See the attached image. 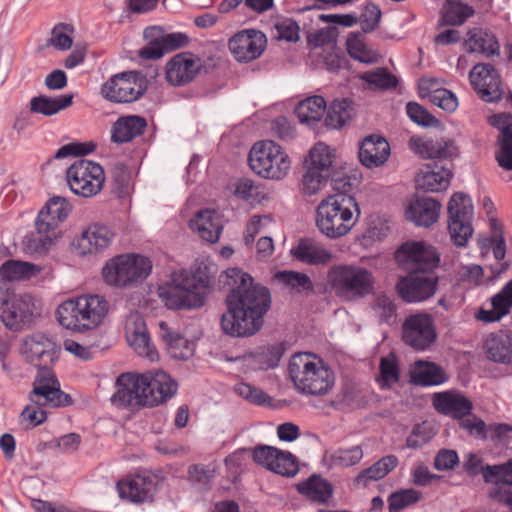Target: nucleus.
Listing matches in <instances>:
<instances>
[{
  "instance_id": "obj_1",
  "label": "nucleus",
  "mask_w": 512,
  "mask_h": 512,
  "mask_svg": "<svg viewBox=\"0 0 512 512\" xmlns=\"http://www.w3.org/2000/svg\"><path fill=\"white\" fill-rule=\"evenodd\" d=\"M226 286L231 287L226 298L231 315L230 334L244 337L255 334L264 323L271 307L267 287L255 283L253 277L240 268L226 269Z\"/></svg>"
},
{
  "instance_id": "obj_2",
  "label": "nucleus",
  "mask_w": 512,
  "mask_h": 512,
  "mask_svg": "<svg viewBox=\"0 0 512 512\" xmlns=\"http://www.w3.org/2000/svg\"><path fill=\"white\" fill-rule=\"evenodd\" d=\"M25 346L28 360L38 368L33 389L29 393L30 401L37 405L70 406L73 403L72 397L61 390L60 382L50 367L60 352L56 344L44 334L38 333L27 337Z\"/></svg>"
},
{
  "instance_id": "obj_3",
  "label": "nucleus",
  "mask_w": 512,
  "mask_h": 512,
  "mask_svg": "<svg viewBox=\"0 0 512 512\" xmlns=\"http://www.w3.org/2000/svg\"><path fill=\"white\" fill-rule=\"evenodd\" d=\"M216 272V265L208 258L197 259L189 270L172 272L166 285L159 287V297L172 310L201 308Z\"/></svg>"
},
{
  "instance_id": "obj_4",
  "label": "nucleus",
  "mask_w": 512,
  "mask_h": 512,
  "mask_svg": "<svg viewBox=\"0 0 512 512\" xmlns=\"http://www.w3.org/2000/svg\"><path fill=\"white\" fill-rule=\"evenodd\" d=\"M356 199L349 194L337 193L321 200L316 209V226L330 239L347 235L360 217Z\"/></svg>"
},
{
  "instance_id": "obj_5",
  "label": "nucleus",
  "mask_w": 512,
  "mask_h": 512,
  "mask_svg": "<svg viewBox=\"0 0 512 512\" xmlns=\"http://www.w3.org/2000/svg\"><path fill=\"white\" fill-rule=\"evenodd\" d=\"M290 378L302 394L326 395L335 384L334 372L312 353H296L288 364Z\"/></svg>"
},
{
  "instance_id": "obj_6",
  "label": "nucleus",
  "mask_w": 512,
  "mask_h": 512,
  "mask_svg": "<svg viewBox=\"0 0 512 512\" xmlns=\"http://www.w3.org/2000/svg\"><path fill=\"white\" fill-rule=\"evenodd\" d=\"M109 303L101 295H83L76 299H69L58 306L56 316L59 324L66 329L96 333L95 328L100 325L107 315Z\"/></svg>"
},
{
  "instance_id": "obj_7",
  "label": "nucleus",
  "mask_w": 512,
  "mask_h": 512,
  "mask_svg": "<svg viewBox=\"0 0 512 512\" xmlns=\"http://www.w3.org/2000/svg\"><path fill=\"white\" fill-rule=\"evenodd\" d=\"M327 279L335 294L347 301L361 299L374 289L373 274L356 265H334Z\"/></svg>"
},
{
  "instance_id": "obj_8",
  "label": "nucleus",
  "mask_w": 512,
  "mask_h": 512,
  "mask_svg": "<svg viewBox=\"0 0 512 512\" xmlns=\"http://www.w3.org/2000/svg\"><path fill=\"white\" fill-rule=\"evenodd\" d=\"M152 262L138 254L119 255L109 260L102 269L104 281L120 288L142 283L151 273Z\"/></svg>"
},
{
  "instance_id": "obj_9",
  "label": "nucleus",
  "mask_w": 512,
  "mask_h": 512,
  "mask_svg": "<svg viewBox=\"0 0 512 512\" xmlns=\"http://www.w3.org/2000/svg\"><path fill=\"white\" fill-rule=\"evenodd\" d=\"M248 163L253 172L270 180L285 178L291 168L288 154L271 140L256 142L250 149Z\"/></svg>"
},
{
  "instance_id": "obj_10",
  "label": "nucleus",
  "mask_w": 512,
  "mask_h": 512,
  "mask_svg": "<svg viewBox=\"0 0 512 512\" xmlns=\"http://www.w3.org/2000/svg\"><path fill=\"white\" fill-rule=\"evenodd\" d=\"M146 76L135 70L123 71L111 76L101 87L102 96L118 104H129L139 100L147 91Z\"/></svg>"
},
{
  "instance_id": "obj_11",
  "label": "nucleus",
  "mask_w": 512,
  "mask_h": 512,
  "mask_svg": "<svg viewBox=\"0 0 512 512\" xmlns=\"http://www.w3.org/2000/svg\"><path fill=\"white\" fill-rule=\"evenodd\" d=\"M71 191L83 197L96 195L105 181L104 169L96 162L78 159L66 171Z\"/></svg>"
},
{
  "instance_id": "obj_12",
  "label": "nucleus",
  "mask_w": 512,
  "mask_h": 512,
  "mask_svg": "<svg viewBox=\"0 0 512 512\" xmlns=\"http://www.w3.org/2000/svg\"><path fill=\"white\" fill-rule=\"evenodd\" d=\"M448 230L457 246H465L472 236L473 205L471 198L461 192L454 193L448 202Z\"/></svg>"
},
{
  "instance_id": "obj_13",
  "label": "nucleus",
  "mask_w": 512,
  "mask_h": 512,
  "mask_svg": "<svg viewBox=\"0 0 512 512\" xmlns=\"http://www.w3.org/2000/svg\"><path fill=\"white\" fill-rule=\"evenodd\" d=\"M395 260L409 273H427L438 266L440 256L433 246L423 241H407L396 250Z\"/></svg>"
},
{
  "instance_id": "obj_14",
  "label": "nucleus",
  "mask_w": 512,
  "mask_h": 512,
  "mask_svg": "<svg viewBox=\"0 0 512 512\" xmlns=\"http://www.w3.org/2000/svg\"><path fill=\"white\" fill-rule=\"evenodd\" d=\"M0 318L4 325L18 331L29 326L34 319L41 315L37 301L30 294H14L3 301L0 308Z\"/></svg>"
},
{
  "instance_id": "obj_15",
  "label": "nucleus",
  "mask_w": 512,
  "mask_h": 512,
  "mask_svg": "<svg viewBox=\"0 0 512 512\" xmlns=\"http://www.w3.org/2000/svg\"><path fill=\"white\" fill-rule=\"evenodd\" d=\"M135 385H140L144 393V405L155 407L172 398L178 389L177 382L163 370H149L138 374Z\"/></svg>"
},
{
  "instance_id": "obj_16",
  "label": "nucleus",
  "mask_w": 512,
  "mask_h": 512,
  "mask_svg": "<svg viewBox=\"0 0 512 512\" xmlns=\"http://www.w3.org/2000/svg\"><path fill=\"white\" fill-rule=\"evenodd\" d=\"M402 339L416 351L429 349L437 339L433 317L427 313L409 315L402 325Z\"/></svg>"
},
{
  "instance_id": "obj_17",
  "label": "nucleus",
  "mask_w": 512,
  "mask_h": 512,
  "mask_svg": "<svg viewBox=\"0 0 512 512\" xmlns=\"http://www.w3.org/2000/svg\"><path fill=\"white\" fill-rule=\"evenodd\" d=\"M469 81L477 95L485 102L502 98V82L497 69L489 63H478L469 73Z\"/></svg>"
},
{
  "instance_id": "obj_18",
  "label": "nucleus",
  "mask_w": 512,
  "mask_h": 512,
  "mask_svg": "<svg viewBox=\"0 0 512 512\" xmlns=\"http://www.w3.org/2000/svg\"><path fill=\"white\" fill-rule=\"evenodd\" d=\"M266 36L257 30H243L229 40V49L239 62H250L259 58L265 47Z\"/></svg>"
},
{
  "instance_id": "obj_19",
  "label": "nucleus",
  "mask_w": 512,
  "mask_h": 512,
  "mask_svg": "<svg viewBox=\"0 0 512 512\" xmlns=\"http://www.w3.org/2000/svg\"><path fill=\"white\" fill-rule=\"evenodd\" d=\"M201 70L200 59L191 52L174 55L166 64L165 76L169 84L184 86L197 76Z\"/></svg>"
},
{
  "instance_id": "obj_20",
  "label": "nucleus",
  "mask_w": 512,
  "mask_h": 512,
  "mask_svg": "<svg viewBox=\"0 0 512 512\" xmlns=\"http://www.w3.org/2000/svg\"><path fill=\"white\" fill-rule=\"evenodd\" d=\"M409 276L399 278L396 288L400 297L406 302H421L434 295L437 278L433 276Z\"/></svg>"
},
{
  "instance_id": "obj_21",
  "label": "nucleus",
  "mask_w": 512,
  "mask_h": 512,
  "mask_svg": "<svg viewBox=\"0 0 512 512\" xmlns=\"http://www.w3.org/2000/svg\"><path fill=\"white\" fill-rule=\"evenodd\" d=\"M432 404L437 412L456 420L469 416L473 410L472 401L456 390L434 393Z\"/></svg>"
},
{
  "instance_id": "obj_22",
  "label": "nucleus",
  "mask_w": 512,
  "mask_h": 512,
  "mask_svg": "<svg viewBox=\"0 0 512 512\" xmlns=\"http://www.w3.org/2000/svg\"><path fill=\"white\" fill-rule=\"evenodd\" d=\"M156 483L150 476L136 475L122 479L117 483V490L121 499L133 503H141L152 498Z\"/></svg>"
},
{
  "instance_id": "obj_23",
  "label": "nucleus",
  "mask_w": 512,
  "mask_h": 512,
  "mask_svg": "<svg viewBox=\"0 0 512 512\" xmlns=\"http://www.w3.org/2000/svg\"><path fill=\"white\" fill-rule=\"evenodd\" d=\"M290 253L295 260L311 266L327 265L333 258L329 249L312 238H301Z\"/></svg>"
},
{
  "instance_id": "obj_24",
  "label": "nucleus",
  "mask_w": 512,
  "mask_h": 512,
  "mask_svg": "<svg viewBox=\"0 0 512 512\" xmlns=\"http://www.w3.org/2000/svg\"><path fill=\"white\" fill-rule=\"evenodd\" d=\"M113 237L114 233L108 226L92 224L83 230L76 245L83 255L98 253L111 244Z\"/></svg>"
},
{
  "instance_id": "obj_25",
  "label": "nucleus",
  "mask_w": 512,
  "mask_h": 512,
  "mask_svg": "<svg viewBox=\"0 0 512 512\" xmlns=\"http://www.w3.org/2000/svg\"><path fill=\"white\" fill-rule=\"evenodd\" d=\"M36 231L28 233L23 239L24 250L28 254H45L61 235L60 230L51 223L35 220Z\"/></svg>"
},
{
  "instance_id": "obj_26",
  "label": "nucleus",
  "mask_w": 512,
  "mask_h": 512,
  "mask_svg": "<svg viewBox=\"0 0 512 512\" xmlns=\"http://www.w3.org/2000/svg\"><path fill=\"white\" fill-rule=\"evenodd\" d=\"M409 147L422 158L429 159H447L455 153L453 141L443 138L413 136L409 140Z\"/></svg>"
},
{
  "instance_id": "obj_27",
  "label": "nucleus",
  "mask_w": 512,
  "mask_h": 512,
  "mask_svg": "<svg viewBox=\"0 0 512 512\" xmlns=\"http://www.w3.org/2000/svg\"><path fill=\"white\" fill-rule=\"evenodd\" d=\"M390 156V146L381 136L366 137L359 148V160L367 168L382 166Z\"/></svg>"
},
{
  "instance_id": "obj_28",
  "label": "nucleus",
  "mask_w": 512,
  "mask_h": 512,
  "mask_svg": "<svg viewBox=\"0 0 512 512\" xmlns=\"http://www.w3.org/2000/svg\"><path fill=\"white\" fill-rule=\"evenodd\" d=\"M137 380L138 374H121L116 380L118 389L111 398L112 402L123 407L132 405L145 406L144 401L146 400L143 398L144 393L141 386L134 385Z\"/></svg>"
},
{
  "instance_id": "obj_29",
  "label": "nucleus",
  "mask_w": 512,
  "mask_h": 512,
  "mask_svg": "<svg viewBox=\"0 0 512 512\" xmlns=\"http://www.w3.org/2000/svg\"><path fill=\"white\" fill-rule=\"evenodd\" d=\"M126 339L133 350L142 357L151 361L158 356L156 348L151 343L150 335L143 319L137 318L126 325Z\"/></svg>"
},
{
  "instance_id": "obj_30",
  "label": "nucleus",
  "mask_w": 512,
  "mask_h": 512,
  "mask_svg": "<svg viewBox=\"0 0 512 512\" xmlns=\"http://www.w3.org/2000/svg\"><path fill=\"white\" fill-rule=\"evenodd\" d=\"M452 178L449 167L434 163L427 165L416 177L417 188L426 192H441L446 190Z\"/></svg>"
},
{
  "instance_id": "obj_31",
  "label": "nucleus",
  "mask_w": 512,
  "mask_h": 512,
  "mask_svg": "<svg viewBox=\"0 0 512 512\" xmlns=\"http://www.w3.org/2000/svg\"><path fill=\"white\" fill-rule=\"evenodd\" d=\"M490 310L480 308L476 313V319L484 323L500 321L510 313L512 308V279L491 298Z\"/></svg>"
},
{
  "instance_id": "obj_32",
  "label": "nucleus",
  "mask_w": 512,
  "mask_h": 512,
  "mask_svg": "<svg viewBox=\"0 0 512 512\" xmlns=\"http://www.w3.org/2000/svg\"><path fill=\"white\" fill-rule=\"evenodd\" d=\"M486 357L495 363L509 365L512 363V338L500 330L490 333L483 345Z\"/></svg>"
},
{
  "instance_id": "obj_33",
  "label": "nucleus",
  "mask_w": 512,
  "mask_h": 512,
  "mask_svg": "<svg viewBox=\"0 0 512 512\" xmlns=\"http://www.w3.org/2000/svg\"><path fill=\"white\" fill-rule=\"evenodd\" d=\"M147 128V120L139 115L121 116L112 126L111 140L117 144L131 142L142 135Z\"/></svg>"
},
{
  "instance_id": "obj_34",
  "label": "nucleus",
  "mask_w": 512,
  "mask_h": 512,
  "mask_svg": "<svg viewBox=\"0 0 512 512\" xmlns=\"http://www.w3.org/2000/svg\"><path fill=\"white\" fill-rule=\"evenodd\" d=\"M441 205L432 198H418L406 211L407 218L417 226L429 227L438 220Z\"/></svg>"
},
{
  "instance_id": "obj_35",
  "label": "nucleus",
  "mask_w": 512,
  "mask_h": 512,
  "mask_svg": "<svg viewBox=\"0 0 512 512\" xmlns=\"http://www.w3.org/2000/svg\"><path fill=\"white\" fill-rule=\"evenodd\" d=\"M189 227L196 232L203 240L214 243L222 231V224L215 218V212L212 210L199 211L190 221Z\"/></svg>"
},
{
  "instance_id": "obj_36",
  "label": "nucleus",
  "mask_w": 512,
  "mask_h": 512,
  "mask_svg": "<svg viewBox=\"0 0 512 512\" xmlns=\"http://www.w3.org/2000/svg\"><path fill=\"white\" fill-rule=\"evenodd\" d=\"M467 35L465 45L469 52H477L486 57L499 55L500 45L493 33L481 28H474L469 30Z\"/></svg>"
},
{
  "instance_id": "obj_37",
  "label": "nucleus",
  "mask_w": 512,
  "mask_h": 512,
  "mask_svg": "<svg viewBox=\"0 0 512 512\" xmlns=\"http://www.w3.org/2000/svg\"><path fill=\"white\" fill-rule=\"evenodd\" d=\"M474 14V8L461 0H445L438 25L461 26Z\"/></svg>"
},
{
  "instance_id": "obj_38",
  "label": "nucleus",
  "mask_w": 512,
  "mask_h": 512,
  "mask_svg": "<svg viewBox=\"0 0 512 512\" xmlns=\"http://www.w3.org/2000/svg\"><path fill=\"white\" fill-rule=\"evenodd\" d=\"M159 328L161 338L167 344L173 358L187 360L193 356V343L179 332L172 330L165 322H160Z\"/></svg>"
},
{
  "instance_id": "obj_39",
  "label": "nucleus",
  "mask_w": 512,
  "mask_h": 512,
  "mask_svg": "<svg viewBox=\"0 0 512 512\" xmlns=\"http://www.w3.org/2000/svg\"><path fill=\"white\" fill-rule=\"evenodd\" d=\"M71 210L72 206L66 198L54 196L41 208L36 219L51 223L53 228L59 230V224L67 219Z\"/></svg>"
},
{
  "instance_id": "obj_40",
  "label": "nucleus",
  "mask_w": 512,
  "mask_h": 512,
  "mask_svg": "<svg viewBox=\"0 0 512 512\" xmlns=\"http://www.w3.org/2000/svg\"><path fill=\"white\" fill-rule=\"evenodd\" d=\"M146 44L139 50L138 56L143 60H158L166 54L164 47L163 28L149 26L143 31Z\"/></svg>"
},
{
  "instance_id": "obj_41",
  "label": "nucleus",
  "mask_w": 512,
  "mask_h": 512,
  "mask_svg": "<svg viewBox=\"0 0 512 512\" xmlns=\"http://www.w3.org/2000/svg\"><path fill=\"white\" fill-rule=\"evenodd\" d=\"M398 465V459L394 455L382 457L369 468L363 469L354 479L357 486L366 487L370 482L384 478Z\"/></svg>"
},
{
  "instance_id": "obj_42",
  "label": "nucleus",
  "mask_w": 512,
  "mask_h": 512,
  "mask_svg": "<svg viewBox=\"0 0 512 512\" xmlns=\"http://www.w3.org/2000/svg\"><path fill=\"white\" fill-rule=\"evenodd\" d=\"M73 103L72 94H64L51 98L47 95L35 96L30 101V110L45 116H52L68 108Z\"/></svg>"
},
{
  "instance_id": "obj_43",
  "label": "nucleus",
  "mask_w": 512,
  "mask_h": 512,
  "mask_svg": "<svg viewBox=\"0 0 512 512\" xmlns=\"http://www.w3.org/2000/svg\"><path fill=\"white\" fill-rule=\"evenodd\" d=\"M297 489L299 493L318 503L327 502L333 493L332 485L318 475H312L306 481L299 483Z\"/></svg>"
},
{
  "instance_id": "obj_44",
  "label": "nucleus",
  "mask_w": 512,
  "mask_h": 512,
  "mask_svg": "<svg viewBox=\"0 0 512 512\" xmlns=\"http://www.w3.org/2000/svg\"><path fill=\"white\" fill-rule=\"evenodd\" d=\"M326 106L322 96L308 97L298 103L295 114L301 123L313 124L322 119Z\"/></svg>"
},
{
  "instance_id": "obj_45",
  "label": "nucleus",
  "mask_w": 512,
  "mask_h": 512,
  "mask_svg": "<svg viewBox=\"0 0 512 512\" xmlns=\"http://www.w3.org/2000/svg\"><path fill=\"white\" fill-rule=\"evenodd\" d=\"M39 272L37 265L20 260H7L0 266V277L6 281L30 279Z\"/></svg>"
},
{
  "instance_id": "obj_46",
  "label": "nucleus",
  "mask_w": 512,
  "mask_h": 512,
  "mask_svg": "<svg viewBox=\"0 0 512 512\" xmlns=\"http://www.w3.org/2000/svg\"><path fill=\"white\" fill-rule=\"evenodd\" d=\"M413 379L423 386L439 385L445 382L446 376L441 367L434 363L418 361L413 369Z\"/></svg>"
},
{
  "instance_id": "obj_47",
  "label": "nucleus",
  "mask_w": 512,
  "mask_h": 512,
  "mask_svg": "<svg viewBox=\"0 0 512 512\" xmlns=\"http://www.w3.org/2000/svg\"><path fill=\"white\" fill-rule=\"evenodd\" d=\"M346 47L349 55L357 61L373 64L379 59V54L367 46L361 33H351L347 38Z\"/></svg>"
},
{
  "instance_id": "obj_48",
  "label": "nucleus",
  "mask_w": 512,
  "mask_h": 512,
  "mask_svg": "<svg viewBox=\"0 0 512 512\" xmlns=\"http://www.w3.org/2000/svg\"><path fill=\"white\" fill-rule=\"evenodd\" d=\"M492 235L489 237L478 238V246L482 253H487L490 250L493 252L494 258L501 261L506 255V244L502 235V230L497 221L491 223Z\"/></svg>"
},
{
  "instance_id": "obj_49",
  "label": "nucleus",
  "mask_w": 512,
  "mask_h": 512,
  "mask_svg": "<svg viewBox=\"0 0 512 512\" xmlns=\"http://www.w3.org/2000/svg\"><path fill=\"white\" fill-rule=\"evenodd\" d=\"M352 115V102L348 99H336L328 109L325 124L334 129L341 128L351 119Z\"/></svg>"
},
{
  "instance_id": "obj_50",
  "label": "nucleus",
  "mask_w": 512,
  "mask_h": 512,
  "mask_svg": "<svg viewBox=\"0 0 512 512\" xmlns=\"http://www.w3.org/2000/svg\"><path fill=\"white\" fill-rule=\"evenodd\" d=\"M360 78L365 81L371 90H388L396 88L398 79L386 68H376L361 74Z\"/></svg>"
},
{
  "instance_id": "obj_51",
  "label": "nucleus",
  "mask_w": 512,
  "mask_h": 512,
  "mask_svg": "<svg viewBox=\"0 0 512 512\" xmlns=\"http://www.w3.org/2000/svg\"><path fill=\"white\" fill-rule=\"evenodd\" d=\"M284 349L281 344L258 347L252 354L253 362L259 369L266 370L278 365L283 356Z\"/></svg>"
},
{
  "instance_id": "obj_52",
  "label": "nucleus",
  "mask_w": 512,
  "mask_h": 512,
  "mask_svg": "<svg viewBox=\"0 0 512 512\" xmlns=\"http://www.w3.org/2000/svg\"><path fill=\"white\" fill-rule=\"evenodd\" d=\"M483 479L486 483L497 484L498 487H511L512 485V459L499 465H485ZM495 489V487H494ZM493 488L491 489V491Z\"/></svg>"
},
{
  "instance_id": "obj_53",
  "label": "nucleus",
  "mask_w": 512,
  "mask_h": 512,
  "mask_svg": "<svg viewBox=\"0 0 512 512\" xmlns=\"http://www.w3.org/2000/svg\"><path fill=\"white\" fill-rule=\"evenodd\" d=\"M217 467L215 464H192L187 470V479L200 490H208L211 481L216 475Z\"/></svg>"
},
{
  "instance_id": "obj_54",
  "label": "nucleus",
  "mask_w": 512,
  "mask_h": 512,
  "mask_svg": "<svg viewBox=\"0 0 512 512\" xmlns=\"http://www.w3.org/2000/svg\"><path fill=\"white\" fill-rule=\"evenodd\" d=\"M274 279L294 290L297 293L312 292L313 283L308 275L297 271H278L274 274Z\"/></svg>"
},
{
  "instance_id": "obj_55",
  "label": "nucleus",
  "mask_w": 512,
  "mask_h": 512,
  "mask_svg": "<svg viewBox=\"0 0 512 512\" xmlns=\"http://www.w3.org/2000/svg\"><path fill=\"white\" fill-rule=\"evenodd\" d=\"M332 158L333 155L329 146L319 142L310 150L307 166L316 167L315 169L330 174Z\"/></svg>"
},
{
  "instance_id": "obj_56",
  "label": "nucleus",
  "mask_w": 512,
  "mask_h": 512,
  "mask_svg": "<svg viewBox=\"0 0 512 512\" xmlns=\"http://www.w3.org/2000/svg\"><path fill=\"white\" fill-rule=\"evenodd\" d=\"M379 368L380 376L377 382L381 389L389 388L399 381V367L394 356L381 358Z\"/></svg>"
},
{
  "instance_id": "obj_57",
  "label": "nucleus",
  "mask_w": 512,
  "mask_h": 512,
  "mask_svg": "<svg viewBox=\"0 0 512 512\" xmlns=\"http://www.w3.org/2000/svg\"><path fill=\"white\" fill-rule=\"evenodd\" d=\"M363 449L360 445L347 448H338L331 455L334 465L340 467H351L358 464L363 458Z\"/></svg>"
},
{
  "instance_id": "obj_58",
  "label": "nucleus",
  "mask_w": 512,
  "mask_h": 512,
  "mask_svg": "<svg viewBox=\"0 0 512 512\" xmlns=\"http://www.w3.org/2000/svg\"><path fill=\"white\" fill-rule=\"evenodd\" d=\"M421 498V492L415 489H401L393 492L388 497L390 512H398L410 505L415 504Z\"/></svg>"
},
{
  "instance_id": "obj_59",
  "label": "nucleus",
  "mask_w": 512,
  "mask_h": 512,
  "mask_svg": "<svg viewBox=\"0 0 512 512\" xmlns=\"http://www.w3.org/2000/svg\"><path fill=\"white\" fill-rule=\"evenodd\" d=\"M500 149L497 153L499 166L505 170H512V129L504 127L499 136Z\"/></svg>"
},
{
  "instance_id": "obj_60",
  "label": "nucleus",
  "mask_w": 512,
  "mask_h": 512,
  "mask_svg": "<svg viewBox=\"0 0 512 512\" xmlns=\"http://www.w3.org/2000/svg\"><path fill=\"white\" fill-rule=\"evenodd\" d=\"M308 167L302 178V189L307 195L316 194L326 183L329 173Z\"/></svg>"
},
{
  "instance_id": "obj_61",
  "label": "nucleus",
  "mask_w": 512,
  "mask_h": 512,
  "mask_svg": "<svg viewBox=\"0 0 512 512\" xmlns=\"http://www.w3.org/2000/svg\"><path fill=\"white\" fill-rule=\"evenodd\" d=\"M270 471L286 477L294 476L298 472L297 459L290 452L280 450Z\"/></svg>"
},
{
  "instance_id": "obj_62",
  "label": "nucleus",
  "mask_w": 512,
  "mask_h": 512,
  "mask_svg": "<svg viewBox=\"0 0 512 512\" xmlns=\"http://www.w3.org/2000/svg\"><path fill=\"white\" fill-rule=\"evenodd\" d=\"M73 32L70 24L59 23L51 31V37L48 39L47 45L53 46L58 50H68L71 48L73 40L68 35Z\"/></svg>"
},
{
  "instance_id": "obj_63",
  "label": "nucleus",
  "mask_w": 512,
  "mask_h": 512,
  "mask_svg": "<svg viewBox=\"0 0 512 512\" xmlns=\"http://www.w3.org/2000/svg\"><path fill=\"white\" fill-rule=\"evenodd\" d=\"M372 308L380 322L391 323L396 317V305L393 299L387 295L377 296Z\"/></svg>"
},
{
  "instance_id": "obj_64",
  "label": "nucleus",
  "mask_w": 512,
  "mask_h": 512,
  "mask_svg": "<svg viewBox=\"0 0 512 512\" xmlns=\"http://www.w3.org/2000/svg\"><path fill=\"white\" fill-rule=\"evenodd\" d=\"M234 391L237 395L255 405H266L271 402V398L263 390L247 383L235 385Z\"/></svg>"
}]
</instances>
